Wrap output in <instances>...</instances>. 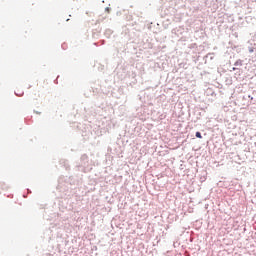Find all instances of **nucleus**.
<instances>
[{"label":"nucleus","instance_id":"obj_6","mask_svg":"<svg viewBox=\"0 0 256 256\" xmlns=\"http://www.w3.org/2000/svg\"><path fill=\"white\" fill-rule=\"evenodd\" d=\"M195 137H197V139H203V135H201L199 131L196 132Z\"/></svg>","mask_w":256,"mask_h":256},{"label":"nucleus","instance_id":"obj_15","mask_svg":"<svg viewBox=\"0 0 256 256\" xmlns=\"http://www.w3.org/2000/svg\"><path fill=\"white\" fill-rule=\"evenodd\" d=\"M54 83H57V80H55Z\"/></svg>","mask_w":256,"mask_h":256},{"label":"nucleus","instance_id":"obj_1","mask_svg":"<svg viewBox=\"0 0 256 256\" xmlns=\"http://www.w3.org/2000/svg\"><path fill=\"white\" fill-rule=\"evenodd\" d=\"M71 185H75V182H71V177L67 179L65 183H63V178H59L58 180V191H60L61 198L65 199V197H69L71 195Z\"/></svg>","mask_w":256,"mask_h":256},{"label":"nucleus","instance_id":"obj_3","mask_svg":"<svg viewBox=\"0 0 256 256\" xmlns=\"http://www.w3.org/2000/svg\"><path fill=\"white\" fill-rule=\"evenodd\" d=\"M60 165H63L66 169V171H69L71 169V166H69V161L67 160H61Z\"/></svg>","mask_w":256,"mask_h":256},{"label":"nucleus","instance_id":"obj_5","mask_svg":"<svg viewBox=\"0 0 256 256\" xmlns=\"http://www.w3.org/2000/svg\"><path fill=\"white\" fill-rule=\"evenodd\" d=\"M234 67H243V60L238 59V60L234 63Z\"/></svg>","mask_w":256,"mask_h":256},{"label":"nucleus","instance_id":"obj_16","mask_svg":"<svg viewBox=\"0 0 256 256\" xmlns=\"http://www.w3.org/2000/svg\"><path fill=\"white\" fill-rule=\"evenodd\" d=\"M66 21H69V19H67Z\"/></svg>","mask_w":256,"mask_h":256},{"label":"nucleus","instance_id":"obj_2","mask_svg":"<svg viewBox=\"0 0 256 256\" xmlns=\"http://www.w3.org/2000/svg\"><path fill=\"white\" fill-rule=\"evenodd\" d=\"M81 165H87L89 163V156L87 154H83L80 158Z\"/></svg>","mask_w":256,"mask_h":256},{"label":"nucleus","instance_id":"obj_11","mask_svg":"<svg viewBox=\"0 0 256 256\" xmlns=\"http://www.w3.org/2000/svg\"><path fill=\"white\" fill-rule=\"evenodd\" d=\"M62 49H65V44H62Z\"/></svg>","mask_w":256,"mask_h":256},{"label":"nucleus","instance_id":"obj_4","mask_svg":"<svg viewBox=\"0 0 256 256\" xmlns=\"http://www.w3.org/2000/svg\"><path fill=\"white\" fill-rule=\"evenodd\" d=\"M105 37H107V39H109V37H111V35H113V30L111 29H106L104 32Z\"/></svg>","mask_w":256,"mask_h":256},{"label":"nucleus","instance_id":"obj_9","mask_svg":"<svg viewBox=\"0 0 256 256\" xmlns=\"http://www.w3.org/2000/svg\"><path fill=\"white\" fill-rule=\"evenodd\" d=\"M239 68H237V67H233L232 68V71H237Z\"/></svg>","mask_w":256,"mask_h":256},{"label":"nucleus","instance_id":"obj_13","mask_svg":"<svg viewBox=\"0 0 256 256\" xmlns=\"http://www.w3.org/2000/svg\"><path fill=\"white\" fill-rule=\"evenodd\" d=\"M15 95H17V97H21V95H18L17 93H15Z\"/></svg>","mask_w":256,"mask_h":256},{"label":"nucleus","instance_id":"obj_14","mask_svg":"<svg viewBox=\"0 0 256 256\" xmlns=\"http://www.w3.org/2000/svg\"><path fill=\"white\" fill-rule=\"evenodd\" d=\"M28 193H31V190H30V189H28Z\"/></svg>","mask_w":256,"mask_h":256},{"label":"nucleus","instance_id":"obj_7","mask_svg":"<svg viewBox=\"0 0 256 256\" xmlns=\"http://www.w3.org/2000/svg\"><path fill=\"white\" fill-rule=\"evenodd\" d=\"M255 49L253 47H249V53H253Z\"/></svg>","mask_w":256,"mask_h":256},{"label":"nucleus","instance_id":"obj_8","mask_svg":"<svg viewBox=\"0 0 256 256\" xmlns=\"http://www.w3.org/2000/svg\"><path fill=\"white\" fill-rule=\"evenodd\" d=\"M34 113H36V115H41V112H39V111L34 110Z\"/></svg>","mask_w":256,"mask_h":256},{"label":"nucleus","instance_id":"obj_12","mask_svg":"<svg viewBox=\"0 0 256 256\" xmlns=\"http://www.w3.org/2000/svg\"><path fill=\"white\" fill-rule=\"evenodd\" d=\"M62 49H65V44H62Z\"/></svg>","mask_w":256,"mask_h":256},{"label":"nucleus","instance_id":"obj_10","mask_svg":"<svg viewBox=\"0 0 256 256\" xmlns=\"http://www.w3.org/2000/svg\"><path fill=\"white\" fill-rule=\"evenodd\" d=\"M106 11H111V8H109V7H106V9H105Z\"/></svg>","mask_w":256,"mask_h":256}]
</instances>
